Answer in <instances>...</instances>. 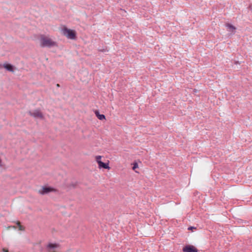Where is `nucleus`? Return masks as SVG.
<instances>
[{"instance_id":"obj_1","label":"nucleus","mask_w":252,"mask_h":252,"mask_svg":"<svg viewBox=\"0 0 252 252\" xmlns=\"http://www.w3.org/2000/svg\"><path fill=\"white\" fill-rule=\"evenodd\" d=\"M40 45L42 47H51L56 45V42L51 38L43 35L40 37Z\"/></svg>"},{"instance_id":"obj_2","label":"nucleus","mask_w":252,"mask_h":252,"mask_svg":"<svg viewBox=\"0 0 252 252\" xmlns=\"http://www.w3.org/2000/svg\"><path fill=\"white\" fill-rule=\"evenodd\" d=\"M63 33L67 38L71 39H75L76 38V32L74 31L64 28L63 29Z\"/></svg>"},{"instance_id":"obj_3","label":"nucleus","mask_w":252,"mask_h":252,"mask_svg":"<svg viewBox=\"0 0 252 252\" xmlns=\"http://www.w3.org/2000/svg\"><path fill=\"white\" fill-rule=\"evenodd\" d=\"M29 113L31 116L35 118L42 119L43 118L42 114L38 110H35L33 111H29Z\"/></svg>"},{"instance_id":"obj_4","label":"nucleus","mask_w":252,"mask_h":252,"mask_svg":"<svg viewBox=\"0 0 252 252\" xmlns=\"http://www.w3.org/2000/svg\"><path fill=\"white\" fill-rule=\"evenodd\" d=\"M54 190L53 188L50 187H43L41 189L38 190V193L42 195H44L53 191Z\"/></svg>"},{"instance_id":"obj_5","label":"nucleus","mask_w":252,"mask_h":252,"mask_svg":"<svg viewBox=\"0 0 252 252\" xmlns=\"http://www.w3.org/2000/svg\"><path fill=\"white\" fill-rule=\"evenodd\" d=\"M183 251L184 252H197V249L192 245H187L185 246Z\"/></svg>"},{"instance_id":"obj_6","label":"nucleus","mask_w":252,"mask_h":252,"mask_svg":"<svg viewBox=\"0 0 252 252\" xmlns=\"http://www.w3.org/2000/svg\"><path fill=\"white\" fill-rule=\"evenodd\" d=\"M0 65V66H2L4 68L9 71L14 72L13 66L10 64L4 63L3 65L1 64Z\"/></svg>"},{"instance_id":"obj_7","label":"nucleus","mask_w":252,"mask_h":252,"mask_svg":"<svg viewBox=\"0 0 252 252\" xmlns=\"http://www.w3.org/2000/svg\"><path fill=\"white\" fill-rule=\"evenodd\" d=\"M225 25L227 28V31H228L229 32H235L236 28L233 25H232L229 23H227Z\"/></svg>"},{"instance_id":"obj_8","label":"nucleus","mask_w":252,"mask_h":252,"mask_svg":"<svg viewBox=\"0 0 252 252\" xmlns=\"http://www.w3.org/2000/svg\"><path fill=\"white\" fill-rule=\"evenodd\" d=\"M100 168L109 169V167L108 163H104L102 161H99L98 164Z\"/></svg>"},{"instance_id":"obj_9","label":"nucleus","mask_w":252,"mask_h":252,"mask_svg":"<svg viewBox=\"0 0 252 252\" xmlns=\"http://www.w3.org/2000/svg\"><path fill=\"white\" fill-rule=\"evenodd\" d=\"M95 114L98 119L103 120L105 119V116L103 114H100L98 111H95Z\"/></svg>"},{"instance_id":"obj_10","label":"nucleus","mask_w":252,"mask_h":252,"mask_svg":"<svg viewBox=\"0 0 252 252\" xmlns=\"http://www.w3.org/2000/svg\"><path fill=\"white\" fill-rule=\"evenodd\" d=\"M101 156H97L95 158V159L96 162H97L98 164H99V162L101 161Z\"/></svg>"},{"instance_id":"obj_11","label":"nucleus","mask_w":252,"mask_h":252,"mask_svg":"<svg viewBox=\"0 0 252 252\" xmlns=\"http://www.w3.org/2000/svg\"><path fill=\"white\" fill-rule=\"evenodd\" d=\"M17 224H18V226H19V230H24V227H23V226H22L21 225H20V222H17Z\"/></svg>"},{"instance_id":"obj_12","label":"nucleus","mask_w":252,"mask_h":252,"mask_svg":"<svg viewBox=\"0 0 252 252\" xmlns=\"http://www.w3.org/2000/svg\"><path fill=\"white\" fill-rule=\"evenodd\" d=\"M137 167H138V164L136 162L134 163L133 166L132 167L133 170H135Z\"/></svg>"},{"instance_id":"obj_13","label":"nucleus","mask_w":252,"mask_h":252,"mask_svg":"<svg viewBox=\"0 0 252 252\" xmlns=\"http://www.w3.org/2000/svg\"><path fill=\"white\" fill-rule=\"evenodd\" d=\"M195 229V227H192V226H190V227H189L188 228V229H189V230H192V229Z\"/></svg>"},{"instance_id":"obj_14","label":"nucleus","mask_w":252,"mask_h":252,"mask_svg":"<svg viewBox=\"0 0 252 252\" xmlns=\"http://www.w3.org/2000/svg\"><path fill=\"white\" fill-rule=\"evenodd\" d=\"M3 252H8V250H6L5 249H3Z\"/></svg>"},{"instance_id":"obj_15","label":"nucleus","mask_w":252,"mask_h":252,"mask_svg":"<svg viewBox=\"0 0 252 252\" xmlns=\"http://www.w3.org/2000/svg\"><path fill=\"white\" fill-rule=\"evenodd\" d=\"M57 87H59L60 86L59 84H57Z\"/></svg>"}]
</instances>
